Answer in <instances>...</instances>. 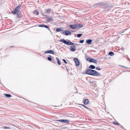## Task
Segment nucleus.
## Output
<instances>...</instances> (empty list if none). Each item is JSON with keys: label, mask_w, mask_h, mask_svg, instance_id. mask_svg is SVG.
Wrapping results in <instances>:
<instances>
[{"label": "nucleus", "mask_w": 130, "mask_h": 130, "mask_svg": "<svg viewBox=\"0 0 130 130\" xmlns=\"http://www.w3.org/2000/svg\"><path fill=\"white\" fill-rule=\"evenodd\" d=\"M59 41L62 42L64 44L67 45H72L70 47V49L71 51L72 52H74L75 51L76 49L75 48L76 46L75 45H78V44L76 43H74L70 41H67L66 40L64 39H60L59 40Z\"/></svg>", "instance_id": "obj_1"}, {"label": "nucleus", "mask_w": 130, "mask_h": 130, "mask_svg": "<svg viewBox=\"0 0 130 130\" xmlns=\"http://www.w3.org/2000/svg\"><path fill=\"white\" fill-rule=\"evenodd\" d=\"M96 73V71L91 69H88L86 72H85L84 74H88L92 76H94Z\"/></svg>", "instance_id": "obj_2"}, {"label": "nucleus", "mask_w": 130, "mask_h": 130, "mask_svg": "<svg viewBox=\"0 0 130 130\" xmlns=\"http://www.w3.org/2000/svg\"><path fill=\"white\" fill-rule=\"evenodd\" d=\"M56 121L59 122H60L62 123H66L69 124V121L67 120L64 119H61V120H56Z\"/></svg>", "instance_id": "obj_3"}, {"label": "nucleus", "mask_w": 130, "mask_h": 130, "mask_svg": "<svg viewBox=\"0 0 130 130\" xmlns=\"http://www.w3.org/2000/svg\"><path fill=\"white\" fill-rule=\"evenodd\" d=\"M61 34L65 35L66 36L71 35V32L69 31L65 30L63 31L61 33Z\"/></svg>", "instance_id": "obj_4"}, {"label": "nucleus", "mask_w": 130, "mask_h": 130, "mask_svg": "<svg viewBox=\"0 0 130 130\" xmlns=\"http://www.w3.org/2000/svg\"><path fill=\"white\" fill-rule=\"evenodd\" d=\"M74 60L75 61V64L77 66H78L79 65V62L78 60V59L77 58H75Z\"/></svg>", "instance_id": "obj_5"}, {"label": "nucleus", "mask_w": 130, "mask_h": 130, "mask_svg": "<svg viewBox=\"0 0 130 130\" xmlns=\"http://www.w3.org/2000/svg\"><path fill=\"white\" fill-rule=\"evenodd\" d=\"M103 3V2H100L99 3H96L94 4V5H93V7H94L95 8H96L99 6L100 5H102Z\"/></svg>", "instance_id": "obj_6"}, {"label": "nucleus", "mask_w": 130, "mask_h": 130, "mask_svg": "<svg viewBox=\"0 0 130 130\" xmlns=\"http://www.w3.org/2000/svg\"><path fill=\"white\" fill-rule=\"evenodd\" d=\"M75 25L76 26V28L82 27H83V25L80 24H75Z\"/></svg>", "instance_id": "obj_7"}, {"label": "nucleus", "mask_w": 130, "mask_h": 130, "mask_svg": "<svg viewBox=\"0 0 130 130\" xmlns=\"http://www.w3.org/2000/svg\"><path fill=\"white\" fill-rule=\"evenodd\" d=\"M38 26L39 27H45L46 28H47L48 30H49L50 29V28L48 27L47 25H39Z\"/></svg>", "instance_id": "obj_8"}, {"label": "nucleus", "mask_w": 130, "mask_h": 130, "mask_svg": "<svg viewBox=\"0 0 130 130\" xmlns=\"http://www.w3.org/2000/svg\"><path fill=\"white\" fill-rule=\"evenodd\" d=\"M46 53H50L52 54H54V52L52 50H50L46 51L45 52V54Z\"/></svg>", "instance_id": "obj_9"}, {"label": "nucleus", "mask_w": 130, "mask_h": 130, "mask_svg": "<svg viewBox=\"0 0 130 130\" xmlns=\"http://www.w3.org/2000/svg\"><path fill=\"white\" fill-rule=\"evenodd\" d=\"M19 11L18 10H17V9H15L14 10V11H12L11 12L12 13L14 14H17V13L18 12H19Z\"/></svg>", "instance_id": "obj_10"}, {"label": "nucleus", "mask_w": 130, "mask_h": 130, "mask_svg": "<svg viewBox=\"0 0 130 130\" xmlns=\"http://www.w3.org/2000/svg\"><path fill=\"white\" fill-rule=\"evenodd\" d=\"M79 105L83 106L84 108H86L87 109L89 110H90V111H91V108H89L87 106H86L85 105H84L82 104H79Z\"/></svg>", "instance_id": "obj_11"}, {"label": "nucleus", "mask_w": 130, "mask_h": 130, "mask_svg": "<svg viewBox=\"0 0 130 130\" xmlns=\"http://www.w3.org/2000/svg\"><path fill=\"white\" fill-rule=\"evenodd\" d=\"M75 25V24L71 25L69 26V28H70L73 29H76Z\"/></svg>", "instance_id": "obj_12"}, {"label": "nucleus", "mask_w": 130, "mask_h": 130, "mask_svg": "<svg viewBox=\"0 0 130 130\" xmlns=\"http://www.w3.org/2000/svg\"><path fill=\"white\" fill-rule=\"evenodd\" d=\"M92 40L91 39H88L86 40V42L88 44H91L92 43Z\"/></svg>", "instance_id": "obj_13"}, {"label": "nucleus", "mask_w": 130, "mask_h": 130, "mask_svg": "<svg viewBox=\"0 0 130 130\" xmlns=\"http://www.w3.org/2000/svg\"><path fill=\"white\" fill-rule=\"evenodd\" d=\"M4 95L5 96V97L7 98H9L11 96V94L6 93H4Z\"/></svg>", "instance_id": "obj_14"}, {"label": "nucleus", "mask_w": 130, "mask_h": 130, "mask_svg": "<svg viewBox=\"0 0 130 130\" xmlns=\"http://www.w3.org/2000/svg\"><path fill=\"white\" fill-rule=\"evenodd\" d=\"M89 103V100L88 99H86L84 101V104L85 105L88 104Z\"/></svg>", "instance_id": "obj_15"}, {"label": "nucleus", "mask_w": 130, "mask_h": 130, "mask_svg": "<svg viewBox=\"0 0 130 130\" xmlns=\"http://www.w3.org/2000/svg\"><path fill=\"white\" fill-rule=\"evenodd\" d=\"M89 68L90 69H94L95 68V67L93 65H91L89 66Z\"/></svg>", "instance_id": "obj_16"}, {"label": "nucleus", "mask_w": 130, "mask_h": 130, "mask_svg": "<svg viewBox=\"0 0 130 130\" xmlns=\"http://www.w3.org/2000/svg\"><path fill=\"white\" fill-rule=\"evenodd\" d=\"M56 31L57 32H60L61 31H62L63 30V29H62L61 28H57L56 29Z\"/></svg>", "instance_id": "obj_17"}, {"label": "nucleus", "mask_w": 130, "mask_h": 130, "mask_svg": "<svg viewBox=\"0 0 130 130\" xmlns=\"http://www.w3.org/2000/svg\"><path fill=\"white\" fill-rule=\"evenodd\" d=\"M53 20L52 17L49 18L46 21L48 22H50L51 21H53Z\"/></svg>", "instance_id": "obj_18"}, {"label": "nucleus", "mask_w": 130, "mask_h": 130, "mask_svg": "<svg viewBox=\"0 0 130 130\" xmlns=\"http://www.w3.org/2000/svg\"><path fill=\"white\" fill-rule=\"evenodd\" d=\"M52 59L51 60L52 62L53 63H56V61L55 60L54 58L53 57H52Z\"/></svg>", "instance_id": "obj_19"}, {"label": "nucleus", "mask_w": 130, "mask_h": 130, "mask_svg": "<svg viewBox=\"0 0 130 130\" xmlns=\"http://www.w3.org/2000/svg\"><path fill=\"white\" fill-rule=\"evenodd\" d=\"M89 83L91 86H93L94 85L95 83L94 82H93V81H90Z\"/></svg>", "instance_id": "obj_20"}, {"label": "nucleus", "mask_w": 130, "mask_h": 130, "mask_svg": "<svg viewBox=\"0 0 130 130\" xmlns=\"http://www.w3.org/2000/svg\"><path fill=\"white\" fill-rule=\"evenodd\" d=\"M108 54L111 56H112L114 55V54L113 52H110Z\"/></svg>", "instance_id": "obj_21"}, {"label": "nucleus", "mask_w": 130, "mask_h": 130, "mask_svg": "<svg viewBox=\"0 0 130 130\" xmlns=\"http://www.w3.org/2000/svg\"><path fill=\"white\" fill-rule=\"evenodd\" d=\"M56 60H57V63L59 65H60L61 64L60 62L59 61V60L58 59L57 57H56Z\"/></svg>", "instance_id": "obj_22"}, {"label": "nucleus", "mask_w": 130, "mask_h": 130, "mask_svg": "<svg viewBox=\"0 0 130 130\" xmlns=\"http://www.w3.org/2000/svg\"><path fill=\"white\" fill-rule=\"evenodd\" d=\"M97 62V61L95 59L92 58L91 62L96 63Z\"/></svg>", "instance_id": "obj_23"}, {"label": "nucleus", "mask_w": 130, "mask_h": 130, "mask_svg": "<svg viewBox=\"0 0 130 130\" xmlns=\"http://www.w3.org/2000/svg\"><path fill=\"white\" fill-rule=\"evenodd\" d=\"M94 76H101L102 75L100 73H99L98 72L96 71V73Z\"/></svg>", "instance_id": "obj_24"}, {"label": "nucleus", "mask_w": 130, "mask_h": 130, "mask_svg": "<svg viewBox=\"0 0 130 130\" xmlns=\"http://www.w3.org/2000/svg\"><path fill=\"white\" fill-rule=\"evenodd\" d=\"M92 58H89L87 59V61H89L90 62H91Z\"/></svg>", "instance_id": "obj_25"}, {"label": "nucleus", "mask_w": 130, "mask_h": 130, "mask_svg": "<svg viewBox=\"0 0 130 130\" xmlns=\"http://www.w3.org/2000/svg\"><path fill=\"white\" fill-rule=\"evenodd\" d=\"M82 34H79L77 35V36L78 38L80 37H82Z\"/></svg>", "instance_id": "obj_26"}, {"label": "nucleus", "mask_w": 130, "mask_h": 130, "mask_svg": "<svg viewBox=\"0 0 130 130\" xmlns=\"http://www.w3.org/2000/svg\"><path fill=\"white\" fill-rule=\"evenodd\" d=\"M48 60L49 61H51L52 59V58L50 57H47Z\"/></svg>", "instance_id": "obj_27"}, {"label": "nucleus", "mask_w": 130, "mask_h": 130, "mask_svg": "<svg viewBox=\"0 0 130 130\" xmlns=\"http://www.w3.org/2000/svg\"><path fill=\"white\" fill-rule=\"evenodd\" d=\"M113 124H115L117 125H120V124H119V123H118V122H113Z\"/></svg>", "instance_id": "obj_28"}, {"label": "nucleus", "mask_w": 130, "mask_h": 130, "mask_svg": "<svg viewBox=\"0 0 130 130\" xmlns=\"http://www.w3.org/2000/svg\"><path fill=\"white\" fill-rule=\"evenodd\" d=\"M15 9H17V10H18L19 11V10L20 9V6H17Z\"/></svg>", "instance_id": "obj_29"}, {"label": "nucleus", "mask_w": 130, "mask_h": 130, "mask_svg": "<svg viewBox=\"0 0 130 130\" xmlns=\"http://www.w3.org/2000/svg\"><path fill=\"white\" fill-rule=\"evenodd\" d=\"M51 11V9H48L46 10V12L47 13L50 12Z\"/></svg>", "instance_id": "obj_30"}, {"label": "nucleus", "mask_w": 130, "mask_h": 130, "mask_svg": "<svg viewBox=\"0 0 130 130\" xmlns=\"http://www.w3.org/2000/svg\"><path fill=\"white\" fill-rule=\"evenodd\" d=\"M84 40H80V41H79V43H84Z\"/></svg>", "instance_id": "obj_31"}, {"label": "nucleus", "mask_w": 130, "mask_h": 130, "mask_svg": "<svg viewBox=\"0 0 130 130\" xmlns=\"http://www.w3.org/2000/svg\"><path fill=\"white\" fill-rule=\"evenodd\" d=\"M96 70H101V69L100 68V67H97L96 68Z\"/></svg>", "instance_id": "obj_32"}, {"label": "nucleus", "mask_w": 130, "mask_h": 130, "mask_svg": "<svg viewBox=\"0 0 130 130\" xmlns=\"http://www.w3.org/2000/svg\"><path fill=\"white\" fill-rule=\"evenodd\" d=\"M3 128L4 129H7V128L9 129L10 128V127H7L6 126H5Z\"/></svg>", "instance_id": "obj_33"}, {"label": "nucleus", "mask_w": 130, "mask_h": 130, "mask_svg": "<svg viewBox=\"0 0 130 130\" xmlns=\"http://www.w3.org/2000/svg\"><path fill=\"white\" fill-rule=\"evenodd\" d=\"M35 13H36L37 15H38L39 14V12L38 11H35Z\"/></svg>", "instance_id": "obj_34"}, {"label": "nucleus", "mask_w": 130, "mask_h": 130, "mask_svg": "<svg viewBox=\"0 0 130 130\" xmlns=\"http://www.w3.org/2000/svg\"><path fill=\"white\" fill-rule=\"evenodd\" d=\"M62 61H63L64 62V63H67V62L66 61V60H65L64 59H62Z\"/></svg>", "instance_id": "obj_35"}, {"label": "nucleus", "mask_w": 130, "mask_h": 130, "mask_svg": "<svg viewBox=\"0 0 130 130\" xmlns=\"http://www.w3.org/2000/svg\"><path fill=\"white\" fill-rule=\"evenodd\" d=\"M45 18H47V19H48V18H49V16L47 15H45Z\"/></svg>", "instance_id": "obj_36"}, {"label": "nucleus", "mask_w": 130, "mask_h": 130, "mask_svg": "<svg viewBox=\"0 0 130 130\" xmlns=\"http://www.w3.org/2000/svg\"><path fill=\"white\" fill-rule=\"evenodd\" d=\"M17 14V17H20V16L19 15L18 13H17V14Z\"/></svg>", "instance_id": "obj_37"}, {"label": "nucleus", "mask_w": 130, "mask_h": 130, "mask_svg": "<svg viewBox=\"0 0 130 130\" xmlns=\"http://www.w3.org/2000/svg\"><path fill=\"white\" fill-rule=\"evenodd\" d=\"M122 67H124V68H126V69H130V68H127V67H124V66H122Z\"/></svg>", "instance_id": "obj_38"}, {"label": "nucleus", "mask_w": 130, "mask_h": 130, "mask_svg": "<svg viewBox=\"0 0 130 130\" xmlns=\"http://www.w3.org/2000/svg\"><path fill=\"white\" fill-rule=\"evenodd\" d=\"M121 49H122V50L124 51V48L123 47Z\"/></svg>", "instance_id": "obj_39"}, {"label": "nucleus", "mask_w": 130, "mask_h": 130, "mask_svg": "<svg viewBox=\"0 0 130 130\" xmlns=\"http://www.w3.org/2000/svg\"><path fill=\"white\" fill-rule=\"evenodd\" d=\"M43 16H44V17H45V15H45V14H43Z\"/></svg>", "instance_id": "obj_40"}, {"label": "nucleus", "mask_w": 130, "mask_h": 130, "mask_svg": "<svg viewBox=\"0 0 130 130\" xmlns=\"http://www.w3.org/2000/svg\"><path fill=\"white\" fill-rule=\"evenodd\" d=\"M67 69V71H68V69Z\"/></svg>", "instance_id": "obj_41"}, {"label": "nucleus", "mask_w": 130, "mask_h": 130, "mask_svg": "<svg viewBox=\"0 0 130 130\" xmlns=\"http://www.w3.org/2000/svg\"><path fill=\"white\" fill-rule=\"evenodd\" d=\"M67 69V71H68V69Z\"/></svg>", "instance_id": "obj_42"}, {"label": "nucleus", "mask_w": 130, "mask_h": 130, "mask_svg": "<svg viewBox=\"0 0 130 130\" xmlns=\"http://www.w3.org/2000/svg\"><path fill=\"white\" fill-rule=\"evenodd\" d=\"M67 69V71H68V69Z\"/></svg>", "instance_id": "obj_43"}, {"label": "nucleus", "mask_w": 130, "mask_h": 130, "mask_svg": "<svg viewBox=\"0 0 130 130\" xmlns=\"http://www.w3.org/2000/svg\"><path fill=\"white\" fill-rule=\"evenodd\" d=\"M50 56V57H51V56Z\"/></svg>", "instance_id": "obj_44"}]
</instances>
